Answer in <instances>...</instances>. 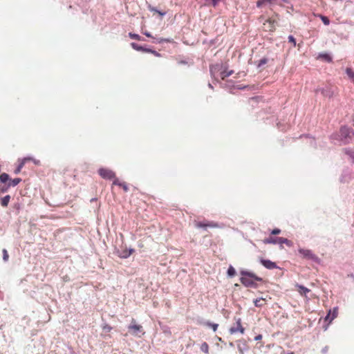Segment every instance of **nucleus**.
Instances as JSON below:
<instances>
[{"mask_svg": "<svg viewBox=\"0 0 354 354\" xmlns=\"http://www.w3.org/2000/svg\"><path fill=\"white\" fill-rule=\"evenodd\" d=\"M102 329L106 332H110L112 330V327L107 324H104L102 326Z\"/></svg>", "mask_w": 354, "mask_h": 354, "instance_id": "nucleus-42", "label": "nucleus"}, {"mask_svg": "<svg viewBox=\"0 0 354 354\" xmlns=\"http://www.w3.org/2000/svg\"><path fill=\"white\" fill-rule=\"evenodd\" d=\"M234 88H236L238 90H243V89H245L246 88L248 87V86H233Z\"/></svg>", "mask_w": 354, "mask_h": 354, "instance_id": "nucleus-48", "label": "nucleus"}, {"mask_svg": "<svg viewBox=\"0 0 354 354\" xmlns=\"http://www.w3.org/2000/svg\"><path fill=\"white\" fill-rule=\"evenodd\" d=\"M143 34L145 36H147V37H150V38L153 37V36L151 35V34L149 32L145 31V32H143Z\"/></svg>", "mask_w": 354, "mask_h": 354, "instance_id": "nucleus-50", "label": "nucleus"}, {"mask_svg": "<svg viewBox=\"0 0 354 354\" xmlns=\"http://www.w3.org/2000/svg\"><path fill=\"white\" fill-rule=\"evenodd\" d=\"M351 173L348 170L344 171L341 177H340V182L342 183H345L346 182H348L351 179Z\"/></svg>", "mask_w": 354, "mask_h": 354, "instance_id": "nucleus-18", "label": "nucleus"}, {"mask_svg": "<svg viewBox=\"0 0 354 354\" xmlns=\"http://www.w3.org/2000/svg\"><path fill=\"white\" fill-rule=\"evenodd\" d=\"M120 187H121L125 192L129 191L128 185L125 182H122L121 185H120Z\"/></svg>", "mask_w": 354, "mask_h": 354, "instance_id": "nucleus-43", "label": "nucleus"}, {"mask_svg": "<svg viewBox=\"0 0 354 354\" xmlns=\"http://www.w3.org/2000/svg\"><path fill=\"white\" fill-rule=\"evenodd\" d=\"M129 331L132 335L140 337L144 335L143 328L141 325L137 324L135 319L132 318L131 324L127 327Z\"/></svg>", "mask_w": 354, "mask_h": 354, "instance_id": "nucleus-5", "label": "nucleus"}, {"mask_svg": "<svg viewBox=\"0 0 354 354\" xmlns=\"http://www.w3.org/2000/svg\"><path fill=\"white\" fill-rule=\"evenodd\" d=\"M178 64H187L188 62L186 60H180L178 61Z\"/></svg>", "mask_w": 354, "mask_h": 354, "instance_id": "nucleus-52", "label": "nucleus"}, {"mask_svg": "<svg viewBox=\"0 0 354 354\" xmlns=\"http://www.w3.org/2000/svg\"><path fill=\"white\" fill-rule=\"evenodd\" d=\"M240 282L246 288H257L259 287L258 282H263V279L256 275L253 272L245 270L240 271Z\"/></svg>", "mask_w": 354, "mask_h": 354, "instance_id": "nucleus-2", "label": "nucleus"}, {"mask_svg": "<svg viewBox=\"0 0 354 354\" xmlns=\"http://www.w3.org/2000/svg\"><path fill=\"white\" fill-rule=\"evenodd\" d=\"M21 178H10L9 177V180H8V183H9V185H10V187H14L15 186H17L19 183L21 182Z\"/></svg>", "mask_w": 354, "mask_h": 354, "instance_id": "nucleus-23", "label": "nucleus"}, {"mask_svg": "<svg viewBox=\"0 0 354 354\" xmlns=\"http://www.w3.org/2000/svg\"><path fill=\"white\" fill-rule=\"evenodd\" d=\"M353 136H354V134H353Z\"/></svg>", "mask_w": 354, "mask_h": 354, "instance_id": "nucleus-60", "label": "nucleus"}, {"mask_svg": "<svg viewBox=\"0 0 354 354\" xmlns=\"http://www.w3.org/2000/svg\"><path fill=\"white\" fill-rule=\"evenodd\" d=\"M268 62V59L267 57H263L260 60H259L257 63V68L261 67L263 65L267 64Z\"/></svg>", "mask_w": 354, "mask_h": 354, "instance_id": "nucleus-35", "label": "nucleus"}, {"mask_svg": "<svg viewBox=\"0 0 354 354\" xmlns=\"http://www.w3.org/2000/svg\"><path fill=\"white\" fill-rule=\"evenodd\" d=\"M345 73L347 75L349 80L354 82V70H353L351 67H347L345 70Z\"/></svg>", "mask_w": 354, "mask_h": 354, "instance_id": "nucleus-24", "label": "nucleus"}, {"mask_svg": "<svg viewBox=\"0 0 354 354\" xmlns=\"http://www.w3.org/2000/svg\"><path fill=\"white\" fill-rule=\"evenodd\" d=\"M229 332L231 335L236 333L237 332L243 334L245 333V328L242 326H240V327L232 326L229 329Z\"/></svg>", "mask_w": 354, "mask_h": 354, "instance_id": "nucleus-19", "label": "nucleus"}, {"mask_svg": "<svg viewBox=\"0 0 354 354\" xmlns=\"http://www.w3.org/2000/svg\"><path fill=\"white\" fill-rule=\"evenodd\" d=\"M260 263L267 269L273 270L280 268L275 262H273L269 259H260Z\"/></svg>", "mask_w": 354, "mask_h": 354, "instance_id": "nucleus-10", "label": "nucleus"}, {"mask_svg": "<svg viewBox=\"0 0 354 354\" xmlns=\"http://www.w3.org/2000/svg\"><path fill=\"white\" fill-rule=\"evenodd\" d=\"M205 324L209 327L212 328L214 331H216L218 326V324L212 323L210 322H207Z\"/></svg>", "mask_w": 354, "mask_h": 354, "instance_id": "nucleus-37", "label": "nucleus"}, {"mask_svg": "<svg viewBox=\"0 0 354 354\" xmlns=\"http://www.w3.org/2000/svg\"><path fill=\"white\" fill-rule=\"evenodd\" d=\"M287 354H295V353L293 351H290V352L288 353Z\"/></svg>", "mask_w": 354, "mask_h": 354, "instance_id": "nucleus-59", "label": "nucleus"}, {"mask_svg": "<svg viewBox=\"0 0 354 354\" xmlns=\"http://www.w3.org/2000/svg\"><path fill=\"white\" fill-rule=\"evenodd\" d=\"M240 282L246 288H257L259 287L258 282H263V279L256 275L253 272L245 270L240 271Z\"/></svg>", "mask_w": 354, "mask_h": 354, "instance_id": "nucleus-1", "label": "nucleus"}, {"mask_svg": "<svg viewBox=\"0 0 354 354\" xmlns=\"http://www.w3.org/2000/svg\"><path fill=\"white\" fill-rule=\"evenodd\" d=\"M262 339V335H257L255 337H254V340L255 341H259V340H261Z\"/></svg>", "mask_w": 354, "mask_h": 354, "instance_id": "nucleus-51", "label": "nucleus"}, {"mask_svg": "<svg viewBox=\"0 0 354 354\" xmlns=\"http://www.w3.org/2000/svg\"><path fill=\"white\" fill-rule=\"evenodd\" d=\"M30 160H32L35 165H39V163H40V161L39 160H35L32 158Z\"/></svg>", "mask_w": 354, "mask_h": 354, "instance_id": "nucleus-53", "label": "nucleus"}, {"mask_svg": "<svg viewBox=\"0 0 354 354\" xmlns=\"http://www.w3.org/2000/svg\"><path fill=\"white\" fill-rule=\"evenodd\" d=\"M303 137L310 138V136L309 134H303L299 136L300 138Z\"/></svg>", "mask_w": 354, "mask_h": 354, "instance_id": "nucleus-54", "label": "nucleus"}, {"mask_svg": "<svg viewBox=\"0 0 354 354\" xmlns=\"http://www.w3.org/2000/svg\"><path fill=\"white\" fill-rule=\"evenodd\" d=\"M122 182H120L118 178H113V185H118L120 187V185H121Z\"/></svg>", "mask_w": 354, "mask_h": 354, "instance_id": "nucleus-47", "label": "nucleus"}, {"mask_svg": "<svg viewBox=\"0 0 354 354\" xmlns=\"http://www.w3.org/2000/svg\"><path fill=\"white\" fill-rule=\"evenodd\" d=\"M195 226L198 228H203L205 230L207 229V227H217L218 226V223L213 222V221H207V222H203V221H198L196 222Z\"/></svg>", "mask_w": 354, "mask_h": 354, "instance_id": "nucleus-9", "label": "nucleus"}, {"mask_svg": "<svg viewBox=\"0 0 354 354\" xmlns=\"http://www.w3.org/2000/svg\"><path fill=\"white\" fill-rule=\"evenodd\" d=\"M345 154L348 156L352 160V162L354 163V150L351 148H344L343 149Z\"/></svg>", "mask_w": 354, "mask_h": 354, "instance_id": "nucleus-25", "label": "nucleus"}, {"mask_svg": "<svg viewBox=\"0 0 354 354\" xmlns=\"http://www.w3.org/2000/svg\"><path fill=\"white\" fill-rule=\"evenodd\" d=\"M298 252L302 259L310 260L317 264H321V259L315 254H314L311 250L299 248Z\"/></svg>", "mask_w": 354, "mask_h": 354, "instance_id": "nucleus-4", "label": "nucleus"}, {"mask_svg": "<svg viewBox=\"0 0 354 354\" xmlns=\"http://www.w3.org/2000/svg\"><path fill=\"white\" fill-rule=\"evenodd\" d=\"M97 172L105 180H112L115 177V172L109 169L102 167L98 169Z\"/></svg>", "mask_w": 354, "mask_h": 354, "instance_id": "nucleus-7", "label": "nucleus"}, {"mask_svg": "<svg viewBox=\"0 0 354 354\" xmlns=\"http://www.w3.org/2000/svg\"><path fill=\"white\" fill-rule=\"evenodd\" d=\"M318 58H321L328 63L333 62V57L328 53H320L319 54Z\"/></svg>", "mask_w": 354, "mask_h": 354, "instance_id": "nucleus-20", "label": "nucleus"}, {"mask_svg": "<svg viewBox=\"0 0 354 354\" xmlns=\"http://www.w3.org/2000/svg\"><path fill=\"white\" fill-rule=\"evenodd\" d=\"M222 68V66L220 64H212L209 66V73L212 77L216 82H218V80L215 76V73L220 71Z\"/></svg>", "mask_w": 354, "mask_h": 354, "instance_id": "nucleus-12", "label": "nucleus"}, {"mask_svg": "<svg viewBox=\"0 0 354 354\" xmlns=\"http://www.w3.org/2000/svg\"><path fill=\"white\" fill-rule=\"evenodd\" d=\"M281 233V230L279 229V228H274L273 229L271 232H270V234L272 235H277V234H279Z\"/></svg>", "mask_w": 354, "mask_h": 354, "instance_id": "nucleus-45", "label": "nucleus"}, {"mask_svg": "<svg viewBox=\"0 0 354 354\" xmlns=\"http://www.w3.org/2000/svg\"><path fill=\"white\" fill-rule=\"evenodd\" d=\"M234 73V71L233 70H230L229 71H226V70H223V71L221 72L220 75H221V77L223 80H224L226 77H230V75H232Z\"/></svg>", "mask_w": 354, "mask_h": 354, "instance_id": "nucleus-28", "label": "nucleus"}, {"mask_svg": "<svg viewBox=\"0 0 354 354\" xmlns=\"http://www.w3.org/2000/svg\"><path fill=\"white\" fill-rule=\"evenodd\" d=\"M339 133H332L330 136V140L333 141V140H337L339 142H340L339 140V138H340V136H339Z\"/></svg>", "mask_w": 354, "mask_h": 354, "instance_id": "nucleus-36", "label": "nucleus"}, {"mask_svg": "<svg viewBox=\"0 0 354 354\" xmlns=\"http://www.w3.org/2000/svg\"><path fill=\"white\" fill-rule=\"evenodd\" d=\"M131 46L132 47L133 49L137 51H141L143 53H149V51H150L149 48H147V46H140L135 42L131 43Z\"/></svg>", "mask_w": 354, "mask_h": 354, "instance_id": "nucleus-15", "label": "nucleus"}, {"mask_svg": "<svg viewBox=\"0 0 354 354\" xmlns=\"http://www.w3.org/2000/svg\"><path fill=\"white\" fill-rule=\"evenodd\" d=\"M129 37L132 39H136L138 41H145V39L140 36L138 34L129 32Z\"/></svg>", "mask_w": 354, "mask_h": 354, "instance_id": "nucleus-30", "label": "nucleus"}, {"mask_svg": "<svg viewBox=\"0 0 354 354\" xmlns=\"http://www.w3.org/2000/svg\"><path fill=\"white\" fill-rule=\"evenodd\" d=\"M266 22L269 24V30L273 31L275 29L274 21L271 19H268Z\"/></svg>", "mask_w": 354, "mask_h": 354, "instance_id": "nucleus-39", "label": "nucleus"}, {"mask_svg": "<svg viewBox=\"0 0 354 354\" xmlns=\"http://www.w3.org/2000/svg\"><path fill=\"white\" fill-rule=\"evenodd\" d=\"M2 254H3V261L7 262L8 261V259H9V255H8L7 250L6 249H3Z\"/></svg>", "mask_w": 354, "mask_h": 354, "instance_id": "nucleus-40", "label": "nucleus"}, {"mask_svg": "<svg viewBox=\"0 0 354 354\" xmlns=\"http://www.w3.org/2000/svg\"><path fill=\"white\" fill-rule=\"evenodd\" d=\"M237 348L241 354H243L244 351L248 349L246 342L244 339L237 341Z\"/></svg>", "mask_w": 354, "mask_h": 354, "instance_id": "nucleus-16", "label": "nucleus"}, {"mask_svg": "<svg viewBox=\"0 0 354 354\" xmlns=\"http://www.w3.org/2000/svg\"><path fill=\"white\" fill-rule=\"evenodd\" d=\"M149 50L150 51H149V53L154 55L156 57H161V54L159 53L158 52H157L156 50H153L151 48H150Z\"/></svg>", "mask_w": 354, "mask_h": 354, "instance_id": "nucleus-44", "label": "nucleus"}, {"mask_svg": "<svg viewBox=\"0 0 354 354\" xmlns=\"http://www.w3.org/2000/svg\"><path fill=\"white\" fill-rule=\"evenodd\" d=\"M227 276L231 278L235 276L236 270L232 266H229L227 271Z\"/></svg>", "mask_w": 354, "mask_h": 354, "instance_id": "nucleus-33", "label": "nucleus"}, {"mask_svg": "<svg viewBox=\"0 0 354 354\" xmlns=\"http://www.w3.org/2000/svg\"><path fill=\"white\" fill-rule=\"evenodd\" d=\"M288 42L292 44L294 47L296 46V44H297L296 39L293 35H289L288 37Z\"/></svg>", "mask_w": 354, "mask_h": 354, "instance_id": "nucleus-41", "label": "nucleus"}, {"mask_svg": "<svg viewBox=\"0 0 354 354\" xmlns=\"http://www.w3.org/2000/svg\"><path fill=\"white\" fill-rule=\"evenodd\" d=\"M316 92H321L322 95L326 97L331 98L334 95V91L331 88V86H327L324 88H317L315 91Z\"/></svg>", "mask_w": 354, "mask_h": 354, "instance_id": "nucleus-8", "label": "nucleus"}, {"mask_svg": "<svg viewBox=\"0 0 354 354\" xmlns=\"http://www.w3.org/2000/svg\"><path fill=\"white\" fill-rule=\"evenodd\" d=\"M275 0H258L257 1V7L261 8L266 3H272Z\"/></svg>", "mask_w": 354, "mask_h": 354, "instance_id": "nucleus-29", "label": "nucleus"}, {"mask_svg": "<svg viewBox=\"0 0 354 354\" xmlns=\"http://www.w3.org/2000/svg\"><path fill=\"white\" fill-rule=\"evenodd\" d=\"M201 351L206 354L209 353V345L207 342H203L201 345Z\"/></svg>", "mask_w": 354, "mask_h": 354, "instance_id": "nucleus-34", "label": "nucleus"}, {"mask_svg": "<svg viewBox=\"0 0 354 354\" xmlns=\"http://www.w3.org/2000/svg\"><path fill=\"white\" fill-rule=\"evenodd\" d=\"M10 200V196L6 195L1 198V205L3 207H6Z\"/></svg>", "mask_w": 354, "mask_h": 354, "instance_id": "nucleus-27", "label": "nucleus"}, {"mask_svg": "<svg viewBox=\"0 0 354 354\" xmlns=\"http://www.w3.org/2000/svg\"><path fill=\"white\" fill-rule=\"evenodd\" d=\"M339 140L343 145H347L349 144L351 140V135L354 134V131L347 127V126H342L340 127L339 129Z\"/></svg>", "mask_w": 354, "mask_h": 354, "instance_id": "nucleus-3", "label": "nucleus"}, {"mask_svg": "<svg viewBox=\"0 0 354 354\" xmlns=\"http://www.w3.org/2000/svg\"><path fill=\"white\" fill-rule=\"evenodd\" d=\"M264 300L265 299L263 297L257 298V299H254V301H253L254 305L256 307L261 308V307H262L264 305L261 301H264Z\"/></svg>", "mask_w": 354, "mask_h": 354, "instance_id": "nucleus-32", "label": "nucleus"}, {"mask_svg": "<svg viewBox=\"0 0 354 354\" xmlns=\"http://www.w3.org/2000/svg\"><path fill=\"white\" fill-rule=\"evenodd\" d=\"M280 242H281L280 249H283V244H286L289 248H290L293 245L292 241L286 238L281 237Z\"/></svg>", "mask_w": 354, "mask_h": 354, "instance_id": "nucleus-21", "label": "nucleus"}, {"mask_svg": "<svg viewBox=\"0 0 354 354\" xmlns=\"http://www.w3.org/2000/svg\"><path fill=\"white\" fill-rule=\"evenodd\" d=\"M297 287L299 288V292L301 295H306L310 290L303 285L297 284Z\"/></svg>", "mask_w": 354, "mask_h": 354, "instance_id": "nucleus-26", "label": "nucleus"}, {"mask_svg": "<svg viewBox=\"0 0 354 354\" xmlns=\"http://www.w3.org/2000/svg\"><path fill=\"white\" fill-rule=\"evenodd\" d=\"M9 180V174L7 173H1L0 174V195L8 192L11 187L8 180Z\"/></svg>", "mask_w": 354, "mask_h": 354, "instance_id": "nucleus-6", "label": "nucleus"}, {"mask_svg": "<svg viewBox=\"0 0 354 354\" xmlns=\"http://www.w3.org/2000/svg\"><path fill=\"white\" fill-rule=\"evenodd\" d=\"M208 87L211 89H214V86H212V84L211 83H208Z\"/></svg>", "mask_w": 354, "mask_h": 354, "instance_id": "nucleus-55", "label": "nucleus"}, {"mask_svg": "<svg viewBox=\"0 0 354 354\" xmlns=\"http://www.w3.org/2000/svg\"><path fill=\"white\" fill-rule=\"evenodd\" d=\"M234 319L236 320V327H240L241 325V319L240 317H234Z\"/></svg>", "mask_w": 354, "mask_h": 354, "instance_id": "nucleus-46", "label": "nucleus"}, {"mask_svg": "<svg viewBox=\"0 0 354 354\" xmlns=\"http://www.w3.org/2000/svg\"><path fill=\"white\" fill-rule=\"evenodd\" d=\"M328 351V346H324V347L322 349V354H327Z\"/></svg>", "mask_w": 354, "mask_h": 354, "instance_id": "nucleus-49", "label": "nucleus"}, {"mask_svg": "<svg viewBox=\"0 0 354 354\" xmlns=\"http://www.w3.org/2000/svg\"><path fill=\"white\" fill-rule=\"evenodd\" d=\"M338 314V308L334 307L332 310H329V312L328 313L327 315L325 317V321H328L329 322H331L337 316Z\"/></svg>", "mask_w": 354, "mask_h": 354, "instance_id": "nucleus-13", "label": "nucleus"}, {"mask_svg": "<svg viewBox=\"0 0 354 354\" xmlns=\"http://www.w3.org/2000/svg\"><path fill=\"white\" fill-rule=\"evenodd\" d=\"M229 345H230V346L233 347L234 346V343L233 342H230Z\"/></svg>", "mask_w": 354, "mask_h": 354, "instance_id": "nucleus-56", "label": "nucleus"}, {"mask_svg": "<svg viewBox=\"0 0 354 354\" xmlns=\"http://www.w3.org/2000/svg\"><path fill=\"white\" fill-rule=\"evenodd\" d=\"M313 140H314L313 145H314L315 147H316L317 144H316V142L315 141V138H313Z\"/></svg>", "mask_w": 354, "mask_h": 354, "instance_id": "nucleus-57", "label": "nucleus"}, {"mask_svg": "<svg viewBox=\"0 0 354 354\" xmlns=\"http://www.w3.org/2000/svg\"><path fill=\"white\" fill-rule=\"evenodd\" d=\"M281 237H273L269 236L263 240V243L265 244H278L279 246L281 245Z\"/></svg>", "mask_w": 354, "mask_h": 354, "instance_id": "nucleus-14", "label": "nucleus"}, {"mask_svg": "<svg viewBox=\"0 0 354 354\" xmlns=\"http://www.w3.org/2000/svg\"><path fill=\"white\" fill-rule=\"evenodd\" d=\"M147 8L151 12L158 13L161 17H163L166 15V12L160 11L158 10L156 7L152 6L151 4L147 5Z\"/></svg>", "mask_w": 354, "mask_h": 354, "instance_id": "nucleus-22", "label": "nucleus"}, {"mask_svg": "<svg viewBox=\"0 0 354 354\" xmlns=\"http://www.w3.org/2000/svg\"><path fill=\"white\" fill-rule=\"evenodd\" d=\"M281 1L285 2V3H288L289 1V0H281Z\"/></svg>", "mask_w": 354, "mask_h": 354, "instance_id": "nucleus-58", "label": "nucleus"}, {"mask_svg": "<svg viewBox=\"0 0 354 354\" xmlns=\"http://www.w3.org/2000/svg\"><path fill=\"white\" fill-rule=\"evenodd\" d=\"M32 158L30 157H26L24 158H23L22 160H21L20 162L19 163L18 166L15 168V171H14V173L15 174H18L21 169L23 168V167L24 166V165L26 164V162L29 160H31Z\"/></svg>", "mask_w": 354, "mask_h": 354, "instance_id": "nucleus-17", "label": "nucleus"}, {"mask_svg": "<svg viewBox=\"0 0 354 354\" xmlns=\"http://www.w3.org/2000/svg\"><path fill=\"white\" fill-rule=\"evenodd\" d=\"M320 19L324 25L328 26L330 24V19L327 17L320 15Z\"/></svg>", "mask_w": 354, "mask_h": 354, "instance_id": "nucleus-38", "label": "nucleus"}, {"mask_svg": "<svg viewBox=\"0 0 354 354\" xmlns=\"http://www.w3.org/2000/svg\"><path fill=\"white\" fill-rule=\"evenodd\" d=\"M134 249L133 248H130L129 250L127 249H124V250H118L116 251V254L121 259H127L129 257H130V255L134 252Z\"/></svg>", "mask_w": 354, "mask_h": 354, "instance_id": "nucleus-11", "label": "nucleus"}, {"mask_svg": "<svg viewBox=\"0 0 354 354\" xmlns=\"http://www.w3.org/2000/svg\"><path fill=\"white\" fill-rule=\"evenodd\" d=\"M152 39H153V42L156 44H162L164 42L168 43L170 41L169 39H165V38H157L153 37Z\"/></svg>", "mask_w": 354, "mask_h": 354, "instance_id": "nucleus-31", "label": "nucleus"}]
</instances>
